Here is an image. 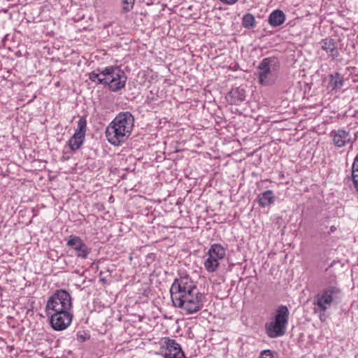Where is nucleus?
I'll list each match as a JSON object with an SVG mask.
<instances>
[{"label": "nucleus", "instance_id": "9", "mask_svg": "<svg viewBox=\"0 0 358 358\" xmlns=\"http://www.w3.org/2000/svg\"><path fill=\"white\" fill-rule=\"evenodd\" d=\"M50 324L54 330L66 329L71 323L73 315L71 311H57L50 313Z\"/></svg>", "mask_w": 358, "mask_h": 358}, {"label": "nucleus", "instance_id": "20", "mask_svg": "<svg viewBox=\"0 0 358 358\" xmlns=\"http://www.w3.org/2000/svg\"><path fill=\"white\" fill-rule=\"evenodd\" d=\"M87 129V120L85 117H80L78 122V127L75 131V134L81 135L85 137V133Z\"/></svg>", "mask_w": 358, "mask_h": 358}, {"label": "nucleus", "instance_id": "12", "mask_svg": "<svg viewBox=\"0 0 358 358\" xmlns=\"http://www.w3.org/2000/svg\"><path fill=\"white\" fill-rule=\"evenodd\" d=\"M164 339L166 345L164 355L165 358H185L180 344L169 338H164Z\"/></svg>", "mask_w": 358, "mask_h": 358}, {"label": "nucleus", "instance_id": "26", "mask_svg": "<svg viewBox=\"0 0 358 358\" xmlns=\"http://www.w3.org/2000/svg\"><path fill=\"white\" fill-rule=\"evenodd\" d=\"M336 227L335 226H331L329 229V231L328 232V234H333L336 231Z\"/></svg>", "mask_w": 358, "mask_h": 358}, {"label": "nucleus", "instance_id": "1", "mask_svg": "<svg viewBox=\"0 0 358 358\" xmlns=\"http://www.w3.org/2000/svg\"><path fill=\"white\" fill-rule=\"evenodd\" d=\"M170 293L173 305L187 314L197 313L203 306L205 295L199 292L196 283L188 275L176 278Z\"/></svg>", "mask_w": 358, "mask_h": 358}, {"label": "nucleus", "instance_id": "19", "mask_svg": "<svg viewBox=\"0 0 358 358\" xmlns=\"http://www.w3.org/2000/svg\"><path fill=\"white\" fill-rule=\"evenodd\" d=\"M243 27L246 29H251L255 26V18L251 13H246L242 19Z\"/></svg>", "mask_w": 358, "mask_h": 358}, {"label": "nucleus", "instance_id": "21", "mask_svg": "<svg viewBox=\"0 0 358 358\" xmlns=\"http://www.w3.org/2000/svg\"><path fill=\"white\" fill-rule=\"evenodd\" d=\"M89 79L92 82H96L97 84H99V80L103 79L102 70L97 69L96 70L90 73Z\"/></svg>", "mask_w": 358, "mask_h": 358}, {"label": "nucleus", "instance_id": "17", "mask_svg": "<svg viewBox=\"0 0 358 358\" xmlns=\"http://www.w3.org/2000/svg\"><path fill=\"white\" fill-rule=\"evenodd\" d=\"M85 137H83L81 135L73 134L70 139L68 141V145L69 146L70 150L75 152L78 150H79L83 145L85 141Z\"/></svg>", "mask_w": 358, "mask_h": 358}, {"label": "nucleus", "instance_id": "16", "mask_svg": "<svg viewBox=\"0 0 358 358\" xmlns=\"http://www.w3.org/2000/svg\"><path fill=\"white\" fill-rule=\"evenodd\" d=\"M259 205L264 208L273 204L275 201V196L272 190L264 191L257 196Z\"/></svg>", "mask_w": 358, "mask_h": 358}, {"label": "nucleus", "instance_id": "8", "mask_svg": "<svg viewBox=\"0 0 358 358\" xmlns=\"http://www.w3.org/2000/svg\"><path fill=\"white\" fill-rule=\"evenodd\" d=\"M225 248L220 244L214 243L208 252V258L204 262V267L208 273L215 272L218 268L219 260L224 257Z\"/></svg>", "mask_w": 358, "mask_h": 358}, {"label": "nucleus", "instance_id": "2", "mask_svg": "<svg viewBox=\"0 0 358 358\" xmlns=\"http://www.w3.org/2000/svg\"><path fill=\"white\" fill-rule=\"evenodd\" d=\"M134 123V117L130 112L120 113L106 129L108 141L115 146L121 145L130 136Z\"/></svg>", "mask_w": 358, "mask_h": 358}, {"label": "nucleus", "instance_id": "15", "mask_svg": "<svg viewBox=\"0 0 358 358\" xmlns=\"http://www.w3.org/2000/svg\"><path fill=\"white\" fill-rule=\"evenodd\" d=\"M286 20L283 11L281 10H275L271 13L268 18V24L273 27H277L282 24Z\"/></svg>", "mask_w": 358, "mask_h": 358}, {"label": "nucleus", "instance_id": "10", "mask_svg": "<svg viewBox=\"0 0 358 358\" xmlns=\"http://www.w3.org/2000/svg\"><path fill=\"white\" fill-rule=\"evenodd\" d=\"M332 140L333 145L337 148H341L347 145L352 146L356 138L352 139L349 131L343 129L332 130L329 134Z\"/></svg>", "mask_w": 358, "mask_h": 358}, {"label": "nucleus", "instance_id": "23", "mask_svg": "<svg viewBox=\"0 0 358 358\" xmlns=\"http://www.w3.org/2000/svg\"><path fill=\"white\" fill-rule=\"evenodd\" d=\"M258 358H274L273 352L270 350H264L261 352Z\"/></svg>", "mask_w": 358, "mask_h": 358}, {"label": "nucleus", "instance_id": "18", "mask_svg": "<svg viewBox=\"0 0 358 358\" xmlns=\"http://www.w3.org/2000/svg\"><path fill=\"white\" fill-rule=\"evenodd\" d=\"M329 85L332 89H340L343 85V76L339 73H335L329 76Z\"/></svg>", "mask_w": 358, "mask_h": 358}, {"label": "nucleus", "instance_id": "13", "mask_svg": "<svg viewBox=\"0 0 358 358\" xmlns=\"http://www.w3.org/2000/svg\"><path fill=\"white\" fill-rule=\"evenodd\" d=\"M245 90L243 87H233L227 94L226 100L231 105H240L245 100Z\"/></svg>", "mask_w": 358, "mask_h": 358}, {"label": "nucleus", "instance_id": "4", "mask_svg": "<svg viewBox=\"0 0 358 358\" xmlns=\"http://www.w3.org/2000/svg\"><path fill=\"white\" fill-rule=\"evenodd\" d=\"M289 315V312L286 306L281 305L277 308L273 320L265 324V331L268 337L275 338L285 334Z\"/></svg>", "mask_w": 358, "mask_h": 358}, {"label": "nucleus", "instance_id": "22", "mask_svg": "<svg viewBox=\"0 0 358 358\" xmlns=\"http://www.w3.org/2000/svg\"><path fill=\"white\" fill-rule=\"evenodd\" d=\"M122 3L123 4L122 6V12L123 13H128L130 10H131L134 8V5L135 3V0H121Z\"/></svg>", "mask_w": 358, "mask_h": 358}, {"label": "nucleus", "instance_id": "11", "mask_svg": "<svg viewBox=\"0 0 358 358\" xmlns=\"http://www.w3.org/2000/svg\"><path fill=\"white\" fill-rule=\"evenodd\" d=\"M67 245L71 247L76 251L77 257L83 259H87L91 252V249L79 236H70L67 241Z\"/></svg>", "mask_w": 358, "mask_h": 358}, {"label": "nucleus", "instance_id": "6", "mask_svg": "<svg viewBox=\"0 0 358 358\" xmlns=\"http://www.w3.org/2000/svg\"><path fill=\"white\" fill-rule=\"evenodd\" d=\"M71 308L72 299L70 294L64 289H58L49 297L45 311L47 315H50V311H70Z\"/></svg>", "mask_w": 358, "mask_h": 358}, {"label": "nucleus", "instance_id": "24", "mask_svg": "<svg viewBox=\"0 0 358 358\" xmlns=\"http://www.w3.org/2000/svg\"><path fill=\"white\" fill-rule=\"evenodd\" d=\"M90 338V336H88L85 333H81V332H78L77 334V340L80 342V343H83L85 342V341H87V339Z\"/></svg>", "mask_w": 358, "mask_h": 358}, {"label": "nucleus", "instance_id": "14", "mask_svg": "<svg viewBox=\"0 0 358 358\" xmlns=\"http://www.w3.org/2000/svg\"><path fill=\"white\" fill-rule=\"evenodd\" d=\"M321 48L324 50L332 59L339 56L337 42L335 39L327 37L320 41Z\"/></svg>", "mask_w": 358, "mask_h": 358}, {"label": "nucleus", "instance_id": "3", "mask_svg": "<svg viewBox=\"0 0 358 358\" xmlns=\"http://www.w3.org/2000/svg\"><path fill=\"white\" fill-rule=\"evenodd\" d=\"M280 61L272 56L264 58L257 66L259 83L263 86H271L278 78Z\"/></svg>", "mask_w": 358, "mask_h": 358}, {"label": "nucleus", "instance_id": "7", "mask_svg": "<svg viewBox=\"0 0 358 358\" xmlns=\"http://www.w3.org/2000/svg\"><path fill=\"white\" fill-rule=\"evenodd\" d=\"M341 289L336 286H329L320 292L314 299V305L320 312L324 313L333 303H337L341 297Z\"/></svg>", "mask_w": 358, "mask_h": 358}, {"label": "nucleus", "instance_id": "5", "mask_svg": "<svg viewBox=\"0 0 358 358\" xmlns=\"http://www.w3.org/2000/svg\"><path fill=\"white\" fill-rule=\"evenodd\" d=\"M103 79L99 83L108 86L109 90L117 92L125 87L127 77L117 66H110L102 69Z\"/></svg>", "mask_w": 358, "mask_h": 358}, {"label": "nucleus", "instance_id": "25", "mask_svg": "<svg viewBox=\"0 0 358 358\" xmlns=\"http://www.w3.org/2000/svg\"><path fill=\"white\" fill-rule=\"evenodd\" d=\"M222 3L227 4V5H232L238 1V0H220Z\"/></svg>", "mask_w": 358, "mask_h": 358}]
</instances>
